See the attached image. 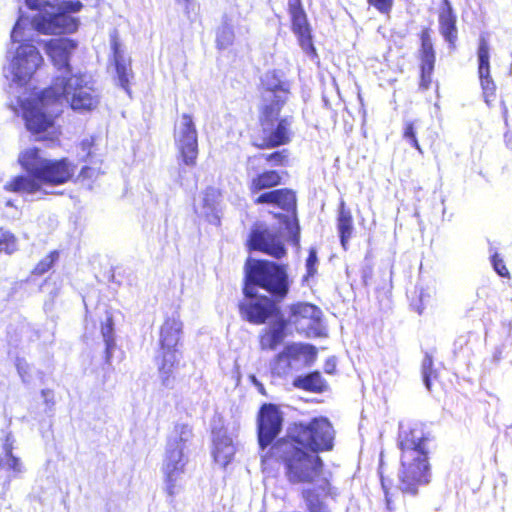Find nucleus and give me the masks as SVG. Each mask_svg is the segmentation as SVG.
Returning a JSON list of instances; mask_svg holds the SVG:
<instances>
[{
	"instance_id": "nucleus-1",
	"label": "nucleus",
	"mask_w": 512,
	"mask_h": 512,
	"mask_svg": "<svg viewBox=\"0 0 512 512\" xmlns=\"http://www.w3.org/2000/svg\"><path fill=\"white\" fill-rule=\"evenodd\" d=\"M335 434L332 423L324 416L294 423L290 432L270 447L267 457L282 466L290 484H313L325 466L319 453L333 450Z\"/></svg>"
},
{
	"instance_id": "nucleus-2",
	"label": "nucleus",
	"mask_w": 512,
	"mask_h": 512,
	"mask_svg": "<svg viewBox=\"0 0 512 512\" xmlns=\"http://www.w3.org/2000/svg\"><path fill=\"white\" fill-rule=\"evenodd\" d=\"M63 99L69 101L73 110L80 112L91 111L99 103L98 96L82 74L55 77L50 86L22 105L26 128L38 136L37 140L58 141L61 132L55 119L59 112L54 107L61 105Z\"/></svg>"
},
{
	"instance_id": "nucleus-3",
	"label": "nucleus",
	"mask_w": 512,
	"mask_h": 512,
	"mask_svg": "<svg viewBox=\"0 0 512 512\" xmlns=\"http://www.w3.org/2000/svg\"><path fill=\"white\" fill-rule=\"evenodd\" d=\"M262 83L264 91L272 93L273 98L264 99L259 107L258 123L262 136L252 140L251 145L258 150H270L288 145L293 137L291 118L280 117L290 88L277 70L268 71Z\"/></svg>"
},
{
	"instance_id": "nucleus-4",
	"label": "nucleus",
	"mask_w": 512,
	"mask_h": 512,
	"mask_svg": "<svg viewBox=\"0 0 512 512\" xmlns=\"http://www.w3.org/2000/svg\"><path fill=\"white\" fill-rule=\"evenodd\" d=\"M432 439L431 434L418 424L404 428L398 433L399 489L403 494L415 496L420 486L430 483L432 467L429 462L428 444Z\"/></svg>"
},
{
	"instance_id": "nucleus-5",
	"label": "nucleus",
	"mask_w": 512,
	"mask_h": 512,
	"mask_svg": "<svg viewBox=\"0 0 512 512\" xmlns=\"http://www.w3.org/2000/svg\"><path fill=\"white\" fill-rule=\"evenodd\" d=\"M252 174L248 180V190L251 196L257 195L253 200L255 205H273L283 211L291 213V217L279 215L285 225L289 240L292 245H300V226L296 216L297 196L291 188H277L283 183V175L276 169H264L257 172H247Z\"/></svg>"
},
{
	"instance_id": "nucleus-6",
	"label": "nucleus",
	"mask_w": 512,
	"mask_h": 512,
	"mask_svg": "<svg viewBox=\"0 0 512 512\" xmlns=\"http://www.w3.org/2000/svg\"><path fill=\"white\" fill-rule=\"evenodd\" d=\"M243 285L262 289L275 300L283 301L291 286L287 265L248 257L244 264Z\"/></svg>"
},
{
	"instance_id": "nucleus-7",
	"label": "nucleus",
	"mask_w": 512,
	"mask_h": 512,
	"mask_svg": "<svg viewBox=\"0 0 512 512\" xmlns=\"http://www.w3.org/2000/svg\"><path fill=\"white\" fill-rule=\"evenodd\" d=\"M183 333L180 314L167 315L159 329V352L157 356L161 383L168 387L175 379V372L180 364L179 345Z\"/></svg>"
},
{
	"instance_id": "nucleus-8",
	"label": "nucleus",
	"mask_w": 512,
	"mask_h": 512,
	"mask_svg": "<svg viewBox=\"0 0 512 512\" xmlns=\"http://www.w3.org/2000/svg\"><path fill=\"white\" fill-rule=\"evenodd\" d=\"M18 162L27 173L40 179L42 185L66 184L73 179L76 172V165L68 158H43L40 155V149L36 147L22 151Z\"/></svg>"
},
{
	"instance_id": "nucleus-9",
	"label": "nucleus",
	"mask_w": 512,
	"mask_h": 512,
	"mask_svg": "<svg viewBox=\"0 0 512 512\" xmlns=\"http://www.w3.org/2000/svg\"><path fill=\"white\" fill-rule=\"evenodd\" d=\"M243 300L238 303V310L243 320L250 324L262 325L282 316L278 300L272 296L260 294L250 285L242 287Z\"/></svg>"
},
{
	"instance_id": "nucleus-10",
	"label": "nucleus",
	"mask_w": 512,
	"mask_h": 512,
	"mask_svg": "<svg viewBox=\"0 0 512 512\" xmlns=\"http://www.w3.org/2000/svg\"><path fill=\"white\" fill-rule=\"evenodd\" d=\"M42 64L43 57L35 45L20 44L10 64L13 81L20 86L26 85Z\"/></svg>"
},
{
	"instance_id": "nucleus-11",
	"label": "nucleus",
	"mask_w": 512,
	"mask_h": 512,
	"mask_svg": "<svg viewBox=\"0 0 512 512\" xmlns=\"http://www.w3.org/2000/svg\"><path fill=\"white\" fill-rule=\"evenodd\" d=\"M174 135L182 163L193 167L198 158V133L191 114L183 113L179 124L175 125Z\"/></svg>"
},
{
	"instance_id": "nucleus-12",
	"label": "nucleus",
	"mask_w": 512,
	"mask_h": 512,
	"mask_svg": "<svg viewBox=\"0 0 512 512\" xmlns=\"http://www.w3.org/2000/svg\"><path fill=\"white\" fill-rule=\"evenodd\" d=\"M174 429L179 439L168 445L164 461L166 481L169 482L167 490L170 495L174 493V478L184 471V443L192 436V429L187 424H178Z\"/></svg>"
},
{
	"instance_id": "nucleus-13",
	"label": "nucleus",
	"mask_w": 512,
	"mask_h": 512,
	"mask_svg": "<svg viewBox=\"0 0 512 512\" xmlns=\"http://www.w3.org/2000/svg\"><path fill=\"white\" fill-rule=\"evenodd\" d=\"M257 440L262 449L272 446L283 427V415L278 405L263 403L257 413Z\"/></svg>"
},
{
	"instance_id": "nucleus-14",
	"label": "nucleus",
	"mask_w": 512,
	"mask_h": 512,
	"mask_svg": "<svg viewBox=\"0 0 512 512\" xmlns=\"http://www.w3.org/2000/svg\"><path fill=\"white\" fill-rule=\"evenodd\" d=\"M287 11L290 16L291 30L296 35L300 47L309 56L317 57V50L313 44L312 29L302 0H288Z\"/></svg>"
},
{
	"instance_id": "nucleus-15",
	"label": "nucleus",
	"mask_w": 512,
	"mask_h": 512,
	"mask_svg": "<svg viewBox=\"0 0 512 512\" xmlns=\"http://www.w3.org/2000/svg\"><path fill=\"white\" fill-rule=\"evenodd\" d=\"M249 251H258L280 260L287 255L285 245L279 235L262 226H254L246 241Z\"/></svg>"
},
{
	"instance_id": "nucleus-16",
	"label": "nucleus",
	"mask_w": 512,
	"mask_h": 512,
	"mask_svg": "<svg viewBox=\"0 0 512 512\" xmlns=\"http://www.w3.org/2000/svg\"><path fill=\"white\" fill-rule=\"evenodd\" d=\"M490 42L488 33H481L478 39L477 73L482 89L484 101L491 106L496 98V84L491 76L490 67Z\"/></svg>"
},
{
	"instance_id": "nucleus-17",
	"label": "nucleus",
	"mask_w": 512,
	"mask_h": 512,
	"mask_svg": "<svg viewBox=\"0 0 512 512\" xmlns=\"http://www.w3.org/2000/svg\"><path fill=\"white\" fill-rule=\"evenodd\" d=\"M419 90L426 91L431 87L436 64V52L431 39V29L423 27L419 33Z\"/></svg>"
},
{
	"instance_id": "nucleus-18",
	"label": "nucleus",
	"mask_w": 512,
	"mask_h": 512,
	"mask_svg": "<svg viewBox=\"0 0 512 512\" xmlns=\"http://www.w3.org/2000/svg\"><path fill=\"white\" fill-rule=\"evenodd\" d=\"M315 352V347L310 344H287L272 360L271 373L277 377H286L292 373L301 355L315 354Z\"/></svg>"
},
{
	"instance_id": "nucleus-19",
	"label": "nucleus",
	"mask_w": 512,
	"mask_h": 512,
	"mask_svg": "<svg viewBox=\"0 0 512 512\" xmlns=\"http://www.w3.org/2000/svg\"><path fill=\"white\" fill-rule=\"evenodd\" d=\"M77 46L76 40L66 37L51 38L43 42L44 51L53 66L69 75L72 74L70 59Z\"/></svg>"
},
{
	"instance_id": "nucleus-20",
	"label": "nucleus",
	"mask_w": 512,
	"mask_h": 512,
	"mask_svg": "<svg viewBox=\"0 0 512 512\" xmlns=\"http://www.w3.org/2000/svg\"><path fill=\"white\" fill-rule=\"evenodd\" d=\"M78 27V18L59 11L48 16H40L35 22L36 30L44 35L73 34Z\"/></svg>"
},
{
	"instance_id": "nucleus-21",
	"label": "nucleus",
	"mask_w": 512,
	"mask_h": 512,
	"mask_svg": "<svg viewBox=\"0 0 512 512\" xmlns=\"http://www.w3.org/2000/svg\"><path fill=\"white\" fill-rule=\"evenodd\" d=\"M320 317L321 311L316 305L298 302L290 305L287 324L290 323L308 332L318 326Z\"/></svg>"
},
{
	"instance_id": "nucleus-22",
	"label": "nucleus",
	"mask_w": 512,
	"mask_h": 512,
	"mask_svg": "<svg viewBox=\"0 0 512 512\" xmlns=\"http://www.w3.org/2000/svg\"><path fill=\"white\" fill-rule=\"evenodd\" d=\"M110 44L113 56V63L119 85L127 92L130 91L131 79L134 74L131 67V60L125 59L121 52V43L118 32L114 30L110 34Z\"/></svg>"
},
{
	"instance_id": "nucleus-23",
	"label": "nucleus",
	"mask_w": 512,
	"mask_h": 512,
	"mask_svg": "<svg viewBox=\"0 0 512 512\" xmlns=\"http://www.w3.org/2000/svg\"><path fill=\"white\" fill-rule=\"evenodd\" d=\"M262 160L271 167H288L291 162V152L289 149L283 148L270 153L250 155L246 159V172H257L260 168V161Z\"/></svg>"
},
{
	"instance_id": "nucleus-24",
	"label": "nucleus",
	"mask_w": 512,
	"mask_h": 512,
	"mask_svg": "<svg viewBox=\"0 0 512 512\" xmlns=\"http://www.w3.org/2000/svg\"><path fill=\"white\" fill-rule=\"evenodd\" d=\"M275 322L262 329L258 335V343L261 351H274L280 346L286 337L287 320L283 316L274 319Z\"/></svg>"
},
{
	"instance_id": "nucleus-25",
	"label": "nucleus",
	"mask_w": 512,
	"mask_h": 512,
	"mask_svg": "<svg viewBox=\"0 0 512 512\" xmlns=\"http://www.w3.org/2000/svg\"><path fill=\"white\" fill-rule=\"evenodd\" d=\"M442 4L438 15L439 31L448 45L455 48L458 38L457 16L449 0H443Z\"/></svg>"
},
{
	"instance_id": "nucleus-26",
	"label": "nucleus",
	"mask_w": 512,
	"mask_h": 512,
	"mask_svg": "<svg viewBox=\"0 0 512 512\" xmlns=\"http://www.w3.org/2000/svg\"><path fill=\"white\" fill-rule=\"evenodd\" d=\"M42 189L40 179L28 175H17L12 177L5 185L4 190L12 193L34 194Z\"/></svg>"
},
{
	"instance_id": "nucleus-27",
	"label": "nucleus",
	"mask_w": 512,
	"mask_h": 512,
	"mask_svg": "<svg viewBox=\"0 0 512 512\" xmlns=\"http://www.w3.org/2000/svg\"><path fill=\"white\" fill-rule=\"evenodd\" d=\"M353 215L350 209L346 206L344 201L339 203L337 215V230L341 245L344 249L347 248L348 241L352 237L354 229Z\"/></svg>"
},
{
	"instance_id": "nucleus-28",
	"label": "nucleus",
	"mask_w": 512,
	"mask_h": 512,
	"mask_svg": "<svg viewBox=\"0 0 512 512\" xmlns=\"http://www.w3.org/2000/svg\"><path fill=\"white\" fill-rule=\"evenodd\" d=\"M293 386L311 393H323L328 385L319 371L310 372L294 379Z\"/></svg>"
},
{
	"instance_id": "nucleus-29",
	"label": "nucleus",
	"mask_w": 512,
	"mask_h": 512,
	"mask_svg": "<svg viewBox=\"0 0 512 512\" xmlns=\"http://www.w3.org/2000/svg\"><path fill=\"white\" fill-rule=\"evenodd\" d=\"M100 333L105 343V363L110 364L113 355V350L116 347L114 335V318L113 314L110 311H106V318L100 324Z\"/></svg>"
},
{
	"instance_id": "nucleus-30",
	"label": "nucleus",
	"mask_w": 512,
	"mask_h": 512,
	"mask_svg": "<svg viewBox=\"0 0 512 512\" xmlns=\"http://www.w3.org/2000/svg\"><path fill=\"white\" fill-rule=\"evenodd\" d=\"M3 470L14 473L22 471L20 460L13 454V445L10 442L4 443L0 452V471Z\"/></svg>"
},
{
	"instance_id": "nucleus-31",
	"label": "nucleus",
	"mask_w": 512,
	"mask_h": 512,
	"mask_svg": "<svg viewBox=\"0 0 512 512\" xmlns=\"http://www.w3.org/2000/svg\"><path fill=\"white\" fill-rule=\"evenodd\" d=\"M16 251H18V239L16 235L0 228V255H12Z\"/></svg>"
},
{
	"instance_id": "nucleus-32",
	"label": "nucleus",
	"mask_w": 512,
	"mask_h": 512,
	"mask_svg": "<svg viewBox=\"0 0 512 512\" xmlns=\"http://www.w3.org/2000/svg\"><path fill=\"white\" fill-rule=\"evenodd\" d=\"M60 252L58 250L50 251L44 258L39 260L32 269V274L42 276L47 273L59 260Z\"/></svg>"
},
{
	"instance_id": "nucleus-33",
	"label": "nucleus",
	"mask_w": 512,
	"mask_h": 512,
	"mask_svg": "<svg viewBox=\"0 0 512 512\" xmlns=\"http://www.w3.org/2000/svg\"><path fill=\"white\" fill-rule=\"evenodd\" d=\"M234 31L230 26H223L216 34V47L218 50H224L231 46L234 42Z\"/></svg>"
},
{
	"instance_id": "nucleus-34",
	"label": "nucleus",
	"mask_w": 512,
	"mask_h": 512,
	"mask_svg": "<svg viewBox=\"0 0 512 512\" xmlns=\"http://www.w3.org/2000/svg\"><path fill=\"white\" fill-rule=\"evenodd\" d=\"M318 256L315 248L308 250V256L306 258V273L302 277V282H307L310 278L317 274Z\"/></svg>"
},
{
	"instance_id": "nucleus-35",
	"label": "nucleus",
	"mask_w": 512,
	"mask_h": 512,
	"mask_svg": "<svg viewBox=\"0 0 512 512\" xmlns=\"http://www.w3.org/2000/svg\"><path fill=\"white\" fill-rule=\"evenodd\" d=\"M417 131L414 121H407L403 128V138L410 143L417 151L422 153V148L417 140Z\"/></svg>"
},
{
	"instance_id": "nucleus-36",
	"label": "nucleus",
	"mask_w": 512,
	"mask_h": 512,
	"mask_svg": "<svg viewBox=\"0 0 512 512\" xmlns=\"http://www.w3.org/2000/svg\"><path fill=\"white\" fill-rule=\"evenodd\" d=\"M491 264L499 276L507 279L511 277L510 271L499 253L495 252L491 255Z\"/></svg>"
},
{
	"instance_id": "nucleus-37",
	"label": "nucleus",
	"mask_w": 512,
	"mask_h": 512,
	"mask_svg": "<svg viewBox=\"0 0 512 512\" xmlns=\"http://www.w3.org/2000/svg\"><path fill=\"white\" fill-rule=\"evenodd\" d=\"M367 3L379 13L389 16L394 5V0H367Z\"/></svg>"
},
{
	"instance_id": "nucleus-38",
	"label": "nucleus",
	"mask_w": 512,
	"mask_h": 512,
	"mask_svg": "<svg viewBox=\"0 0 512 512\" xmlns=\"http://www.w3.org/2000/svg\"><path fill=\"white\" fill-rule=\"evenodd\" d=\"M222 196L220 189L215 187H207L204 191L203 202L205 206H212L219 201Z\"/></svg>"
},
{
	"instance_id": "nucleus-39",
	"label": "nucleus",
	"mask_w": 512,
	"mask_h": 512,
	"mask_svg": "<svg viewBox=\"0 0 512 512\" xmlns=\"http://www.w3.org/2000/svg\"><path fill=\"white\" fill-rule=\"evenodd\" d=\"M82 7L83 4L79 0H69L61 2L58 11L69 15V13L79 12Z\"/></svg>"
},
{
	"instance_id": "nucleus-40",
	"label": "nucleus",
	"mask_w": 512,
	"mask_h": 512,
	"mask_svg": "<svg viewBox=\"0 0 512 512\" xmlns=\"http://www.w3.org/2000/svg\"><path fill=\"white\" fill-rule=\"evenodd\" d=\"M176 2L183 6L184 13L188 18L196 15L199 10V5L195 0H176Z\"/></svg>"
},
{
	"instance_id": "nucleus-41",
	"label": "nucleus",
	"mask_w": 512,
	"mask_h": 512,
	"mask_svg": "<svg viewBox=\"0 0 512 512\" xmlns=\"http://www.w3.org/2000/svg\"><path fill=\"white\" fill-rule=\"evenodd\" d=\"M319 490L323 496L334 498L338 495L337 489L332 486L331 481L328 478H323L319 485Z\"/></svg>"
},
{
	"instance_id": "nucleus-42",
	"label": "nucleus",
	"mask_w": 512,
	"mask_h": 512,
	"mask_svg": "<svg viewBox=\"0 0 512 512\" xmlns=\"http://www.w3.org/2000/svg\"><path fill=\"white\" fill-rule=\"evenodd\" d=\"M45 0H26V5L31 10L42 11L45 9Z\"/></svg>"
},
{
	"instance_id": "nucleus-43",
	"label": "nucleus",
	"mask_w": 512,
	"mask_h": 512,
	"mask_svg": "<svg viewBox=\"0 0 512 512\" xmlns=\"http://www.w3.org/2000/svg\"><path fill=\"white\" fill-rule=\"evenodd\" d=\"M96 175H97L96 171L89 166L82 167V169L79 172V177L82 179L93 178V177H96Z\"/></svg>"
},
{
	"instance_id": "nucleus-44",
	"label": "nucleus",
	"mask_w": 512,
	"mask_h": 512,
	"mask_svg": "<svg viewBox=\"0 0 512 512\" xmlns=\"http://www.w3.org/2000/svg\"><path fill=\"white\" fill-rule=\"evenodd\" d=\"M381 485L384 490L385 496L388 497L389 490L392 486V481H386L383 477H381Z\"/></svg>"
},
{
	"instance_id": "nucleus-45",
	"label": "nucleus",
	"mask_w": 512,
	"mask_h": 512,
	"mask_svg": "<svg viewBox=\"0 0 512 512\" xmlns=\"http://www.w3.org/2000/svg\"><path fill=\"white\" fill-rule=\"evenodd\" d=\"M18 27H19V21L16 22V24L14 25L13 30L11 32V39L13 42L18 41V38H17Z\"/></svg>"
},
{
	"instance_id": "nucleus-46",
	"label": "nucleus",
	"mask_w": 512,
	"mask_h": 512,
	"mask_svg": "<svg viewBox=\"0 0 512 512\" xmlns=\"http://www.w3.org/2000/svg\"><path fill=\"white\" fill-rule=\"evenodd\" d=\"M326 372H327V373H332L333 371H332V370H329V369H326Z\"/></svg>"
}]
</instances>
